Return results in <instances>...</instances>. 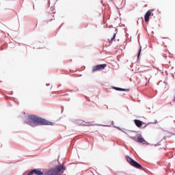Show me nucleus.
Wrapping results in <instances>:
<instances>
[{
  "label": "nucleus",
  "instance_id": "nucleus-1",
  "mask_svg": "<svg viewBox=\"0 0 175 175\" xmlns=\"http://www.w3.org/2000/svg\"><path fill=\"white\" fill-rule=\"evenodd\" d=\"M26 123L30 126H38V125H53L51 122L34 115H30L27 118Z\"/></svg>",
  "mask_w": 175,
  "mask_h": 175
},
{
  "label": "nucleus",
  "instance_id": "nucleus-2",
  "mask_svg": "<svg viewBox=\"0 0 175 175\" xmlns=\"http://www.w3.org/2000/svg\"><path fill=\"white\" fill-rule=\"evenodd\" d=\"M64 172H65L64 166L59 165L55 167L49 169L44 175H62Z\"/></svg>",
  "mask_w": 175,
  "mask_h": 175
},
{
  "label": "nucleus",
  "instance_id": "nucleus-3",
  "mask_svg": "<svg viewBox=\"0 0 175 175\" xmlns=\"http://www.w3.org/2000/svg\"><path fill=\"white\" fill-rule=\"evenodd\" d=\"M126 159L127 162H129V163H130V165L131 166H133L134 167H136L137 169H143V166H142V165H140L137 161H135V160H133L132 158H131V157L126 156Z\"/></svg>",
  "mask_w": 175,
  "mask_h": 175
},
{
  "label": "nucleus",
  "instance_id": "nucleus-4",
  "mask_svg": "<svg viewBox=\"0 0 175 175\" xmlns=\"http://www.w3.org/2000/svg\"><path fill=\"white\" fill-rule=\"evenodd\" d=\"M75 124L78 125V126H93L94 125L91 122H85L81 120H77Z\"/></svg>",
  "mask_w": 175,
  "mask_h": 175
},
{
  "label": "nucleus",
  "instance_id": "nucleus-5",
  "mask_svg": "<svg viewBox=\"0 0 175 175\" xmlns=\"http://www.w3.org/2000/svg\"><path fill=\"white\" fill-rule=\"evenodd\" d=\"M107 66V64H98L96 66H94L92 68V72H97L99 70H103L105 69V68H106Z\"/></svg>",
  "mask_w": 175,
  "mask_h": 175
},
{
  "label": "nucleus",
  "instance_id": "nucleus-6",
  "mask_svg": "<svg viewBox=\"0 0 175 175\" xmlns=\"http://www.w3.org/2000/svg\"><path fill=\"white\" fill-rule=\"evenodd\" d=\"M43 175V172L39 169H34L27 174V175Z\"/></svg>",
  "mask_w": 175,
  "mask_h": 175
},
{
  "label": "nucleus",
  "instance_id": "nucleus-7",
  "mask_svg": "<svg viewBox=\"0 0 175 175\" xmlns=\"http://www.w3.org/2000/svg\"><path fill=\"white\" fill-rule=\"evenodd\" d=\"M151 13H152V10H148L146 13L145 16H144L146 23H148V21H150V16H151Z\"/></svg>",
  "mask_w": 175,
  "mask_h": 175
},
{
  "label": "nucleus",
  "instance_id": "nucleus-8",
  "mask_svg": "<svg viewBox=\"0 0 175 175\" xmlns=\"http://www.w3.org/2000/svg\"><path fill=\"white\" fill-rule=\"evenodd\" d=\"M134 122L137 128H141L142 125L144 124L143 122L140 120H135Z\"/></svg>",
  "mask_w": 175,
  "mask_h": 175
},
{
  "label": "nucleus",
  "instance_id": "nucleus-9",
  "mask_svg": "<svg viewBox=\"0 0 175 175\" xmlns=\"http://www.w3.org/2000/svg\"><path fill=\"white\" fill-rule=\"evenodd\" d=\"M137 142L138 143H144V144H146V143H147V142H146V139H144V138L140 137H137Z\"/></svg>",
  "mask_w": 175,
  "mask_h": 175
},
{
  "label": "nucleus",
  "instance_id": "nucleus-10",
  "mask_svg": "<svg viewBox=\"0 0 175 175\" xmlns=\"http://www.w3.org/2000/svg\"><path fill=\"white\" fill-rule=\"evenodd\" d=\"M114 39H116V33H114L112 37L108 39V40H109V43H113V40H114Z\"/></svg>",
  "mask_w": 175,
  "mask_h": 175
},
{
  "label": "nucleus",
  "instance_id": "nucleus-11",
  "mask_svg": "<svg viewBox=\"0 0 175 175\" xmlns=\"http://www.w3.org/2000/svg\"><path fill=\"white\" fill-rule=\"evenodd\" d=\"M114 90H116V91H128V90L123 89L121 88H114Z\"/></svg>",
  "mask_w": 175,
  "mask_h": 175
},
{
  "label": "nucleus",
  "instance_id": "nucleus-12",
  "mask_svg": "<svg viewBox=\"0 0 175 175\" xmlns=\"http://www.w3.org/2000/svg\"><path fill=\"white\" fill-rule=\"evenodd\" d=\"M131 139H132L133 140H135V142H137V137H131Z\"/></svg>",
  "mask_w": 175,
  "mask_h": 175
},
{
  "label": "nucleus",
  "instance_id": "nucleus-13",
  "mask_svg": "<svg viewBox=\"0 0 175 175\" xmlns=\"http://www.w3.org/2000/svg\"><path fill=\"white\" fill-rule=\"evenodd\" d=\"M142 53V46H140L139 51L138 53V58L140 57V53Z\"/></svg>",
  "mask_w": 175,
  "mask_h": 175
},
{
  "label": "nucleus",
  "instance_id": "nucleus-14",
  "mask_svg": "<svg viewBox=\"0 0 175 175\" xmlns=\"http://www.w3.org/2000/svg\"><path fill=\"white\" fill-rule=\"evenodd\" d=\"M174 102H175V96H174Z\"/></svg>",
  "mask_w": 175,
  "mask_h": 175
}]
</instances>
